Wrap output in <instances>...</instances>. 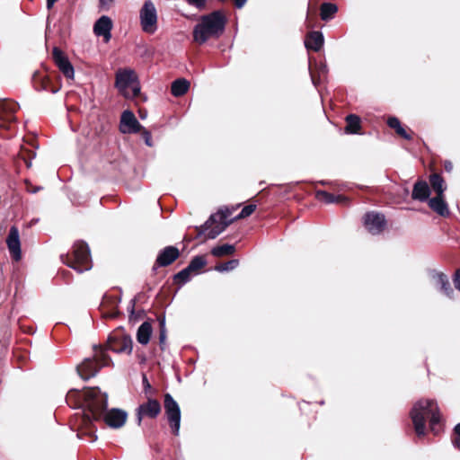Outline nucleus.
I'll list each match as a JSON object with an SVG mask.
<instances>
[{"label":"nucleus","mask_w":460,"mask_h":460,"mask_svg":"<svg viewBox=\"0 0 460 460\" xmlns=\"http://www.w3.org/2000/svg\"><path fill=\"white\" fill-rule=\"evenodd\" d=\"M75 395H78L79 399L84 397V402H80V407L83 408V425L88 426L102 417L105 423L112 429H119L125 424L128 418L125 411L113 408L105 412L108 406V395L102 393L98 387L87 389L84 394L77 390H70L66 395L67 404L72 406L71 401Z\"/></svg>","instance_id":"1"},{"label":"nucleus","mask_w":460,"mask_h":460,"mask_svg":"<svg viewBox=\"0 0 460 460\" xmlns=\"http://www.w3.org/2000/svg\"><path fill=\"white\" fill-rule=\"evenodd\" d=\"M414 429L419 437L426 432V420H429L431 431L437 435L439 432L441 417L437 402L433 400L421 399L416 402L410 412Z\"/></svg>","instance_id":"2"},{"label":"nucleus","mask_w":460,"mask_h":460,"mask_svg":"<svg viewBox=\"0 0 460 460\" xmlns=\"http://www.w3.org/2000/svg\"><path fill=\"white\" fill-rule=\"evenodd\" d=\"M226 22V16L220 10L200 16L193 28V40L202 45L210 39H218L224 33Z\"/></svg>","instance_id":"3"},{"label":"nucleus","mask_w":460,"mask_h":460,"mask_svg":"<svg viewBox=\"0 0 460 460\" xmlns=\"http://www.w3.org/2000/svg\"><path fill=\"white\" fill-rule=\"evenodd\" d=\"M64 262L79 273L89 270L92 268V261L87 243L83 241L75 242L71 256L67 255Z\"/></svg>","instance_id":"4"},{"label":"nucleus","mask_w":460,"mask_h":460,"mask_svg":"<svg viewBox=\"0 0 460 460\" xmlns=\"http://www.w3.org/2000/svg\"><path fill=\"white\" fill-rule=\"evenodd\" d=\"M110 361L111 358L102 349H95L93 358H85L77 366L76 371L86 381L95 376L102 367L109 366Z\"/></svg>","instance_id":"5"},{"label":"nucleus","mask_w":460,"mask_h":460,"mask_svg":"<svg viewBox=\"0 0 460 460\" xmlns=\"http://www.w3.org/2000/svg\"><path fill=\"white\" fill-rule=\"evenodd\" d=\"M115 85L127 99L136 98L140 93V85L132 69L119 70L116 74Z\"/></svg>","instance_id":"6"},{"label":"nucleus","mask_w":460,"mask_h":460,"mask_svg":"<svg viewBox=\"0 0 460 460\" xmlns=\"http://www.w3.org/2000/svg\"><path fill=\"white\" fill-rule=\"evenodd\" d=\"M230 214L231 212L228 209H221L211 215L202 226V232H207L208 239H215L233 222V220L228 219Z\"/></svg>","instance_id":"7"},{"label":"nucleus","mask_w":460,"mask_h":460,"mask_svg":"<svg viewBox=\"0 0 460 460\" xmlns=\"http://www.w3.org/2000/svg\"><path fill=\"white\" fill-rule=\"evenodd\" d=\"M140 24L142 30L148 34H153L157 30V12L154 3L146 0L140 9Z\"/></svg>","instance_id":"8"},{"label":"nucleus","mask_w":460,"mask_h":460,"mask_svg":"<svg viewBox=\"0 0 460 460\" xmlns=\"http://www.w3.org/2000/svg\"><path fill=\"white\" fill-rule=\"evenodd\" d=\"M164 411L172 428V433L176 436L179 435L181 426V410L178 402L172 398L170 394L164 395Z\"/></svg>","instance_id":"9"},{"label":"nucleus","mask_w":460,"mask_h":460,"mask_svg":"<svg viewBox=\"0 0 460 460\" xmlns=\"http://www.w3.org/2000/svg\"><path fill=\"white\" fill-rule=\"evenodd\" d=\"M143 126L137 119L134 113L129 110H125L120 116L119 131L122 134H135L140 132Z\"/></svg>","instance_id":"10"},{"label":"nucleus","mask_w":460,"mask_h":460,"mask_svg":"<svg viewBox=\"0 0 460 460\" xmlns=\"http://www.w3.org/2000/svg\"><path fill=\"white\" fill-rule=\"evenodd\" d=\"M386 220L383 214L368 212L364 217V226L372 234H380L385 226Z\"/></svg>","instance_id":"11"},{"label":"nucleus","mask_w":460,"mask_h":460,"mask_svg":"<svg viewBox=\"0 0 460 460\" xmlns=\"http://www.w3.org/2000/svg\"><path fill=\"white\" fill-rule=\"evenodd\" d=\"M52 57L55 64L62 74L66 78L73 79L75 75V69L64 52L60 49L55 47L52 50Z\"/></svg>","instance_id":"12"},{"label":"nucleus","mask_w":460,"mask_h":460,"mask_svg":"<svg viewBox=\"0 0 460 460\" xmlns=\"http://www.w3.org/2000/svg\"><path fill=\"white\" fill-rule=\"evenodd\" d=\"M180 256V252L175 246H166L161 250L156 257L155 262L153 266V271H155L159 267H166L175 261Z\"/></svg>","instance_id":"13"},{"label":"nucleus","mask_w":460,"mask_h":460,"mask_svg":"<svg viewBox=\"0 0 460 460\" xmlns=\"http://www.w3.org/2000/svg\"><path fill=\"white\" fill-rule=\"evenodd\" d=\"M161 411V405L155 399H148L146 403L140 404L137 409V424L140 425L144 417L155 418Z\"/></svg>","instance_id":"14"},{"label":"nucleus","mask_w":460,"mask_h":460,"mask_svg":"<svg viewBox=\"0 0 460 460\" xmlns=\"http://www.w3.org/2000/svg\"><path fill=\"white\" fill-rule=\"evenodd\" d=\"M6 244L13 259L16 261L21 260L22 251L20 234L18 228L14 226H11L9 230V234L6 238Z\"/></svg>","instance_id":"15"},{"label":"nucleus","mask_w":460,"mask_h":460,"mask_svg":"<svg viewBox=\"0 0 460 460\" xmlns=\"http://www.w3.org/2000/svg\"><path fill=\"white\" fill-rule=\"evenodd\" d=\"M132 340L129 336L110 337L108 339V349L116 353L132 352Z\"/></svg>","instance_id":"16"},{"label":"nucleus","mask_w":460,"mask_h":460,"mask_svg":"<svg viewBox=\"0 0 460 460\" xmlns=\"http://www.w3.org/2000/svg\"><path fill=\"white\" fill-rule=\"evenodd\" d=\"M430 276L441 293L448 298H454L455 291L451 287L448 277L445 273L433 270L431 271Z\"/></svg>","instance_id":"17"},{"label":"nucleus","mask_w":460,"mask_h":460,"mask_svg":"<svg viewBox=\"0 0 460 460\" xmlns=\"http://www.w3.org/2000/svg\"><path fill=\"white\" fill-rule=\"evenodd\" d=\"M112 21L109 16L102 15L94 23L93 31L96 36H102L105 42L111 38Z\"/></svg>","instance_id":"18"},{"label":"nucleus","mask_w":460,"mask_h":460,"mask_svg":"<svg viewBox=\"0 0 460 460\" xmlns=\"http://www.w3.org/2000/svg\"><path fill=\"white\" fill-rule=\"evenodd\" d=\"M18 110V104L13 101H0V120L13 122L15 120V112Z\"/></svg>","instance_id":"19"},{"label":"nucleus","mask_w":460,"mask_h":460,"mask_svg":"<svg viewBox=\"0 0 460 460\" xmlns=\"http://www.w3.org/2000/svg\"><path fill=\"white\" fill-rule=\"evenodd\" d=\"M324 42L323 35L321 31H312L310 32L305 40V46L307 49H312L314 51H319L323 47Z\"/></svg>","instance_id":"20"},{"label":"nucleus","mask_w":460,"mask_h":460,"mask_svg":"<svg viewBox=\"0 0 460 460\" xmlns=\"http://www.w3.org/2000/svg\"><path fill=\"white\" fill-rule=\"evenodd\" d=\"M430 195V190L428 183L424 181H417L412 190L411 198L415 200L426 201Z\"/></svg>","instance_id":"21"},{"label":"nucleus","mask_w":460,"mask_h":460,"mask_svg":"<svg viewBox=\"0 0 460 460\" xmlns=\"http://www.w3.org/2000/svg\"><path fill=\"white\" fill-rule=\"evenodd\" d=\"M429 208L441 217H447L449 215V209L447 204L443 199V196L437 195L434 198L429 199Z\"/></svg>","instance_id":"22"},{"label":"nucleus","mask_w":460,"mask_h":460,"mask_svg":"<svg viewBox=\"0 0 460 460\" xmlns=\"http://www.w3.org/2000/svg\"><path fill=\"white\" fill-rule=\"evenodd\" d=\"M152 334V325L148 322H144L137 329V340L142 344L146 345L149 342Z\"/></svg>","instance_id":"23"},{"label":"nucleus","mask_w":460,"mask_h":460,"mask_svg":"<svg viewBox=\"0 0 460 460\" xmlns=\"http://www.w3.org/2000/svg\"><path fill=\"white\" fill-rule=\"evenodd\" d=\"M190 88V82L184 78H179L172 82L171 86L172 94L180 97L185 94Z\"/></svg>","instance_id":"24"},{"label":"nucleus","mask_w":460,"mask_h":460,"mask_svg":"<svg viewBox=\"0 0 460 460\" xmlns=\"http://www.w3.org/2000/svg\"><path fill=\"white\" fill-rule=\"evenodd\" d=\"M345 131L350 134H358L360 130V119L355 114H349L346 117Z\"/></svg>","instance_id":"25"},{"label":"nucleus","mask_w":460,"mask_h":460,"mask_svg":"<svg viewBox=\"0 0 460 460\" xmlns=\"http://www.w3.org/2000/svg\"><path fill=\"white\" fill-rule=\"evenodd\" d=\"M338 12L336 4L332 3H323L321 5V19L323 21H329L332 19L333 15Z\"/></svg>","instance_id":"26"},{"label":"nucleus","mask_w":460,"mask_h":460,"mask_svg":"<svg viewBox=\"0 0 460 460\" xmlns=\"http://www.w3.org/2000/svg\"><path fill=\"white\" fill-rule=\"evenodd\" d=\"M429 182L437 195L443 196L445 190L443 178L438 173H433L429 177Z\"/></svg>","instance_id":"27"},{"label":"nucleus","mask_w":460,"mask_h":460,"mask_svg":"<svg viewBox=\"0 0 460 460\" xmlns=\"http://www.w3.org/2000/svg\"><path fill=\"white\" fill-rule=\"evenodd\" d=\"M235 247L233 244L225 243L214 247L211 250V254L215 257H223L226 255H231L234 252Z\"/></svg>","instance_id":"28"},{"label":"nucleus","mask_w":460,"mask_h":460,"mask_svg":"<svg viewBox=\"0 0 460 460\" xmlns=\"http://www.w3.org/2000/svg\"><path fill=\"white\" fill-rule=\"evenodd\" d=\"M316 197L319 200L323 201L327 204L337 203L342 199L341 196H335L325 190H318L316 192Z\"/></svg>","instance_id":"29"},{"label":"nucleus","mask_w":460,"mask_h":460,"mask_svg":"<svg viewBox=\"0 0 460 460\" xmlns=\"http://www.w3.org/2000/svg\"><path fill=\"white\" fill-rule=\"evenodd\" d=\"M207 264V261L203 256H195L190 261L188 267L192 271H197L202 269Z\"/></svg>","instance_id":"30"},{"label":"nucleus","mask_w":460,"mask_h":460,"mask_svg":"<svg viewBox=\"0 0 460 460\" xmlns=\"http://www.w3.org/2000/svg\"><path fill=\"white\" fill-rule=\"evenodd\" d=\"M239 264V261L238 260H230L226 262H224L222 264H219V265H217L216 266V270L219 271V272H225V271H230V270H233L234 269H235Z\"/></svg>","instance_id":"31"},{"label":"nucleus","mask_w":460,"mask_h":460,"mask_svg":"<svg viewBox=\"0 0 460 460\" xmlns=\"http://www.w3.org/2000/svg\"><path fill=\"white\" fill-rule=\"evenodd\" d=\"M190 273L191 270H189V267L187 266L174 276V279L182 284H185L190 279Z\"/></svg>","instance_id":"32"},{"label":"nucleus","mask_w":460,"mask_h":460,"mask_svg":"<svg viewBox=\"0 0 460 460\" xmlns=\"http://www.w3.org/2000/svg\"><path fill=\"white\" fill-rule=\"evenodd\" d=\"M255 208H256L255 205H252V204L247 205L244 208H243L241 212L232 220L234 221V220L247 217L254 212Z\"/></svg>","instance_id":"33"},{"label":"nucleus","mask_w":460,"mask_h":460,"mask_svg":"<svg viewBox=\"0 0 460 460\" xmlns=\"http://www.w3.org/2000/svg\"><path fill=\"white\" fill-rule=\"evenodd\" d=\"M165 340H166V329L164 319L160 321V333H159V344L162 350L165 349Z\"/></svg>","instance_id":"34"},{"label":"nucleus","mask_w":460,"mask_h":460,"mask_svg":"<svg viewBox=\"0 0 460 460\" xmlns=\"http://www.w3.org/2000/svg\"><path fill=\"white\" fill-rule=\"evenodd\" d=\"M454 431L455 438H453L452 442L454 447L460 450V423L456 425Z\"/></svg>","instance_id":"35"},{"label":"nucleus","mask_w":460,"mask_h":460,"mask_svg":"<svg viewBox=\"0 0 460 460\" xmlns=\"http://www.w3.org/2000/svg\"><path fill=\"white\" fill-rule=\"evenodd\" d=\"M140 132H141L142 137H143L146 145L147 146H153L151 133L147 129H146L144 127Z\"/></svg>","instance_id":"36"},{"label":"nucleus","mask_w":460,"mask_h":460,"mask_svg":"<svg viewBox=\"0 0 460 460\" xmlns=\"http://www.w3.org/2000/svg\"><path fill=\"white\" fill-rule=\"evenodd\" d=\"M387 125L394 128L395 131L402 127L400 120L395 117H390L387 119Z\"/></svg>","instance_id":"37"},{"label":"nucleus","mask_w":460,"mask_h":460,"mask_svg":"<svg viewBox=\"0 0 460 460\" xmlns=\"http://www.w3.org/2000/svg\"><path fill=\"white\" fill-rule=\"evenodd\" d=\"M190 5L195 6L198 9H203L206 5L207 0H186Z\"/></svg>","instance_id":"38"},{"label":"nucleus","mask_w":460,"mask_h":460,"mask_svg":"<svg viewBox=\"0 0 460 460\" xmlns=\"http://www.w3.org/2000/svg\"><path fill=\"white\" fill-rule=\"evenodd\" d=\"M115 0H99V7L102 10H109Z\"/></svg>","instance_id":"39"},{"label":"nucleus","mask_w":460,"mask_h":460,"mask_svg":"<svg viewBox=\"0 0 460 460\" xmlns=\"http://www.w3.org/2000/svg\"><path fill=\"white\" fill-rule=\"evenodd\" d=\"M453 281L456 288L460 291V269L456 270Z\"/></svg>","instance_id":"40"},{"label":"nucleus","mask_w":460,"mask_h":460,"mask_svg":"<svg viewBox=\"0 0 460 460\" xmlns=\"http://www.w3.org/2000/svg\"><path fill=\"white\" fill-rule=\"evenodd\" d=\"M396 133L404 139H411V136L409 133H407V131L402 128V126L396 130Z\"/></svg>","instance_id":"41"},{"label":"nucleus","mask_w":460,"mask_h":460,"mask_svg":"<svg viewBox=\"0 0 460 460\" xmlns=\"http://www.w3.org/2000/svg\"><path fill=\"white\" fill-rule=\"evenodd\" d=\"M143 385H144V390L146 393H147L151 389V385L149 384V382L145 375L143 376Z\"/></svg>","instance_id":"42"},{"label":"nucleus","mask_w":460,"mask_h":460,"mask_svg":"<svg viewBox=\"0 0 460 460\" xmlns=\"http://www.w3.org/2000/svg\"><path fill=\"white\" fill-rule=\"evenodd\" d=\"M234 1L235 7L238 9L243 8L247 2V0H234Z\"/></svg>","instance_id":"43"},{"label":"nucleus","mask_w":460,"mask_h":460,"mask_svg":"<svg viewBox=\"0 0 460 460\" xmlns=\"http://www.w3.org/2000/svg\"><path fill=\"white\" fill-rule=\"evenodd\" d=\"M444 167L447 172H451L453 169V164L450 161H446L444 164Z\"/></svg>","instance_id":"44"},{"label":"nucleus","mask_w":460,"mask_h":460,"mask_svg":"<svg viewBox=\"0 0 460 460\" xmlns=\"http://www.w3.org/2000/svg\"><path fill=\"white\" fill-rule=\"evenodd\" d=\"M58 0H47V8L50 9Z\"/></svg>","instance_id":"45"},{"label":"nucleus","mask_w":460,"mask_h":460,"mask_svg":"<svg viewBox=\"0 0 460 460\" xmlns=\"http://www.w3.org/2000/svg\"><path fill=\"white\" fill-rule=\"evenodd\" d=\"M118 314H119V312H118V311H114V312H112V313H111V314H107L106 316H107V317H110V318H115V317H117V316H118Z\"/></svg>","instance_id":"46"},{"label":"nucleus","mask_w":460,"mask_h":460,"mask_svg":"<svg viewBox=\"0 0 460 460\" xmlns=\"http://www.w3.org/2000/svg\"><path fill=\"white\" fill-rule=\"evenodd\" d=\"M41 188L40 187H37L35 190H32L33 193L37 192L38 190H40Z\"/></svg>","instance_id":"47"},{"label":"nucleus","mask_w":460,"mask_h":460,"mask_svg":"<svg viewBox=\"0 0 460 460\" xmlns=\"http://www.w3.org/2000/svg\"><path fill=\"white\" fill-rule=\"evenodd\" d=\"M322 69H323V71H325L326 70V66H323Z\"/></svg>","instance_id":"48"},{"label":"nucleus","mask_w":460,"mask_h":460,"mask_svg":"<svg viewBox=\"0 0 460 460\" xmlns=\"http://www.w3.org/2000/svg\"><path fill=\"white\" fill-rule=\"evenodd\" d=\"M144 117H145V114H141V115H140V118H141V119H144Z\"/></svg>","instance_id":"49"},{"label":"nucleus","mask_w":460,"mask_h":460,"mask_svg":"<svg viewBox=\"0 0 460 460\" xmlns=\"http://www.w3.org/2000/svg\"><path fill=\"white\" fill-rule=\"evenodd\" d=\"M144 117H145V114H141V115H140V118H141V119H144Z\"/></svg>","instance_id":"50"},{"label":"nucleus","mask_w":460,"mask_h":460,"mask_svg":"<svg viewBox=\"0 0 460 460\" xmlns=\"http://www.w3.org/2000/svg\"><path fill=\"white\" fill-rule=\"evenodd\" d=\"M132 303V308L134 307V300H131Z\"/></svg>","instance_id":"51"}]
</instances>
